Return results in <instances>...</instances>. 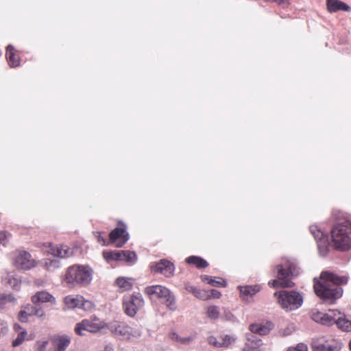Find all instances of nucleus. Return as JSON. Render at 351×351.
<instances>
[{
    "label": "nucleus",
    "instance_id": "obj_25",
    "mask_svg": "<svg viewBox=\"0 0 351 351\" xmlns=\"http://www.w3.org/2000/svg\"><path fill=\"white\" fill-rule=\"evenodd\" d=\"M202 280L203 282H207L213 287L226 286V282L221 278H213L211 276L204 275L202 276Z\"/></svg>",
    "mask_w": 351,
    "mask_h": 351
},
{
    "label": "nucleus",
    "instance_id": "obj_24",
    "mask_svg": "<svg viewBox=\"0 0 351 351\" xmlns=\"http://www.w3.org/2000/svg\"><path fill=\"white\" fill-rule=\"evenodd\" d=\"M335 324L337 325V326L346 331H351V320H349L345 317V316H341V313L340 315H337L334 319Z\"/></svg>",
    "mask_w": 351,
    "mask_h": 351
},
{
    "label": "nucleus",
    "instance_id": "obj_4",
    "mask_svg": "<svg viewBox=\"0 0 351 351\" xmlns=\"http://www.w3.org/2000/svg\"><path fill=\"white\" fill-rule=\"evenodd\" d=\"M92 280V272L88 267L73 265L69 267L65 274V281L69 284L86 285Z\"/></svg>",
    "mask_w": 351,
    "mask_h": 351
},
{
    "label": "nucleus",
    "instance_id": "obj_34",
    "mask_svg": "<svg viewBox=\"0 0 351 351\" xmlns=\"http://www.w3.org/2000/svg\"><path fill=\"white\" fill-rule=\"evenodd\" d=\"M206 313L210 319H216L219 315V308L217 306H210L208 307Z\"/></svg>",
    "mask_w": 351,
    "mask_h": 351
},
{
    "label": "nucleus",
    "instance_id": "obj_27",
    "mask_svg": "<svg viewBox=\"0 0 351 351\" xmlns=\"http://www.w3.org/2000/svg\"><path fill=\"white\" fill-rule=\"evenodd\" d=\"M29 311V315L36 316L39 318H44L45 313L40 304H34V306L26 308Z\"/></svg>",
    "mask_w": 351,
    "mask_h": 351
},
{
    "label": "nucleus",
    "instance_id": "obj_8",
    "mask_svg": "<svg viewBox=\"0 0 351 351\" xmlns=\"http://www.w3.org/2000/svg\"><path fill=\"white\" fill-rule=\"evenodd\" d=\"M125 313L130 317H134L137 311L144 305V300L140 293H134L132 295L125 297L123 302Z\"/></svg>",
    "mask_w": 351,
    "mask_h": 351
},
{
    "label": "nucleus",
    "instance_id": "obj_11",
    "mask_svg": "<svg viewBox=\"0 0 351 351\" xmlns=\"http://www.w3.org/2000/svg\"><path fill=\"white\" fill-rule=\"evenodd\" d=\"M14 265L18 269L28 270L35 266V261L29 253L21 251L14 258Z\"/></svg>",
    "mask_w": 351,
    "mask_h": 351
},
{
    "label": "nucleus",
    "instance_id": "obj_40",
    "mask_svg": "<svg viewBox=\"0 0 351 351\" xmlns=\"http://www.w3.org/2000/svg\"><path fill=\"white\" fill-rule=\"evenodd\" d=\"M58 257L66 258L72 255V250L68 246H65L64 251L63 252H56Z\"/></svg>",
    "mask_w": 351,
    "mask_h": 351
},
{
    "label": "nucleus",
    "instance_id": "obj_5",
    "mask_svg": "<svg viewBox=\"0 0 351 351\" xmlns=\"http://www.w3.org/2000/svg\"><path fill=\"white\" fill-rule=\"evenodd\" d=\"M274 295L277 298L280 306L287 311L296 310L303 303L302 295L295 291H280L276 292Z\"/></svg>",
    "mask_w": 351,
    "mask_h": 351
},
{
    "label": "nucleus",
    "instance_id": "obj_49",
    "mask_svg": "<svg viewBox=\"0 0 351 351\" xmlns=\"http://www.w3.org/2000/svg\"><path fill=\"white\" fill-rule=\"evenodd\" d=\"M45 264L48 267H52L53 265L56 266V265L57 264V261L49 260V263L47 261Z\"/></svg>",
    "mask_w": 351,
    "mask_h": 351
},
{
    "label": "nucleus",
    "instance_id": "obj_15",
    "mask_svg": "<svg viewBox=\"0 0 351 351\" xmlns=\"http://www.w3.org/2000/svg\"><path fill=\"white\" fill-rule=\"evenodd\" d=\"M33 304H40L49 302L56 303V298L49 293L45 291H38L32 297Z\"/></svg>",
    "mask_w": 351,
    "mask_h": 351
},
{
    "label": "nucleus",
    "instance_id": "obj_21",
    "mask_svg": "<svg viewBox=\"0 0 351 351\" xmlns=\"http://www.w3.org/2000/svg\"><path fill=\"white\" fill-rule=\"evenodd\" d=\"M251 337L248 338L250 343H246L243 351H261L259 347L262 345L261 339L257 338L254 335H250Z\"/></svg>",
    "mask_w": 351,
    "mask_h": 351
},
{
    "label": "nucleus",
    "instance_id": "obj_35",
    "mask_svg": "<svg viewBox=\"0 0 351 351\" xmlns=\"http://www.w3.org/2000/svg\"><path fill=\"white\" fill-rule=\"evenodd\" d=\"M27 335V332L25 330H23L21 332H19L17 337L13 340L12 341V346L14 347L19 346L24 341L26 336Z\"/></svg>",
    "mask_w": 351,
    "mask_h": 351
},
{
    "label": "nucleus",
    "instance_id": "obj_36",
    "mask_svg": "<svg viewBox=\"0 0 351 351\" xmlns=\"http://www.w3.org/2000/svg\"><path fill=\"white\" fill-rule=\"evenodd\" d=\"M341 347L342 344L341 342L335 340H331L328 341L327 349L328 350V351H340Z\"/></svg>",
    "mask_w": 351,
    "mask_h": 351
},
{
    "label": "nucleus",
    "instance_id": "obj_2",
    "mask_svg": "<svg viewBox=\"0 0 351 351\" xmlns=\"http://www.w3.org/2000/svg\"><path fill=\"white\" fill-rule=\"evenodd\" d=\"M332 243L336 249L345 251L351 247V223L346 217L339 218L331 230Z\"/></svg>",
    "mask_w": 351,
    "mask_h": 351
},
{
    "label": "nucleus",
    "instance_id": "obj_17",
    "mask_svg": "<svg viewBox=\"0 0 351 351\" xmlns=\"http://www.w3.org/2000/svg\"><path fill=\"white\" fill-rule=\"evenodd\" d=\"M240 289L241 297L244 300H248L249 298L252 297L256 293L259 292L261 287L258 285H246L244 287H239Z\"/></svg>",
    "mask_w": 351,
    "mask_h": 351
},
{
    "label": "nucleus",
    "instance_id": "obj_46",
    "mask_svg": "<svg viewBox=\"0 0 351 351\" xmlns=\"http://www.w3.org/2000/svg\"><path fill=\"white\" fill-rule=\"evenodd\" d=\"M169 338L173 341L179 342L180 337L175 332H171L169 334Z\"/></svg>",
    "mask_w": 351,
    "mask_h": 351
},
{
    "label": "nucleus",
    "instance_id": "obj_48",
    "mask_svg": "<svg viewBox=\"0 0 351 351\" xmlns=\"http://www.w3.org/2000/svg\"><path fill=\"white\" fill-rule=\"evenodd\" d=\"M14 328L15 331L17 332L18 333L23 330L19 324H14Z\"/></svg>",
    "mask_w": 351,
    "mask_h": 351
},
{
    "label": "nucleus",
    "instance_id": "obj_38",
    "mask_svg": "<svg viewBox=\"0 0 351 351\" xmlns=\"http://www.w3.org/2000/svg\"><path fill=\"white\" fill-rule=\"evenodd\" d=\"M222 317L227 322L232 323H237L239 322L237 318L229 310H225Z\"/></svg>",
    "mask_w": 351,
    "mask_h": 351
},
{
    "label": "nucleus",
    "instance_id": "obj_44",
    "mask_svg": "<svg viewBox=\"0 0 351 351\" xmlns=\"http://www.w3.org/2000/svg\"><path fill=\"white\" fill-rule=\"evenodd\" d=\"M207 295H208V298H219L221 296V293L215 289H211L210 291V293L206 292Z\"/></svg>",
    "mask_w": 351,
    "mask_h": 351
},
{
    "label": "nucleus",
    "instance_id": "obj_32",
    "mask_svg": "<svg viewBox=\"0 0 351 351\" xmlns=\"http://www.w3.org/2000/svg\"><path fill=\"white\" fill-rule=\"evenodd\" d=\"M103 256L107 261L114 260L118 261L120 258V253L119 250L115 251H104L103 252Z\"/></svg>",
    "mask_w": 351,
    "mask_h": 351
},
{
    "label": "nucleus",
    "instance_id": "obj_30",
    "mask_svg": "<svg viewBox=\"0 0 351 351\" xmlns=\"http://www.w3.org/2000/svg\"><path fill=\"white\" fill-rule=\"evenodd\" d=\"M120 253V258L119 261H124L127 263H134L136 259V255L135 252L132 251H121L119 250Z\"/></svg>",
    "mask_w": 351,
    "mask_h": 351
},
{
    "label": "nucleus",
    "instance_id": "obj_18",
    "mask_svg": "<svg viewBox=\"0 0 351 351\" xmlns=\"http://www.w3.org/2000/svg\"><path fill=\"white\" fill-rule=\"evenodd\" d=\"M326 5L330 12H335L339 10L348 12L351 10L348 5L339 0H326Z\"/></svg>",
    "mask_w": 351,
    "mask_h": 351
},
{
    "label": "nucleus",
    "instance_id": "obj_13",
    "mask_svg": "<svg viewBox=\"0 0 351 351\" xmlns=\"http://www.w3.org/2000/svg\"><path fill=\"white\" fill-rule=\"evenodd\" d=\"M341 312L338 310L329 311V313H323L319 311H313L311 314V318L313 321L320 323L323 325L330 326L335 324L334 319Z\"/></svg>",
    "mask_w": 351,
    "mask_h": 351
},
{
    "label": "nucleus",
    "instance_id": "obj_47",
    "mask_svg": "<svg viewBox=\"0 0 351 351\" xmlns=\"http://www.w3.org/2000/svg\"><path fill=\"white\" fill-rule=\"evenodd\" d=\"M97 241L99 243H101L103 245H106V240L101 236L100 233L97 232Z\"/></svg>",
    "mask_w": 351,
    "mask_h": 351
},
{
    "label": "nucleus",
    "instance_id": "obj_26",
    "mask_svg": "<svg viewBox=\"0 0 351 351\" xmlns=\"http://www.w3.org/2000/svg\"><path fill=\"white\" fill-rule=\"evenodd\" d=\"M185 289L187 291L192 293L197 298L204 300L208 299V295L205 291H201L190 284H186L185 285Z\"/></svg>",
    "mask_w": 351,
    "mask_h": 351
},
{
    "label": "nucleus",
    "instance_id": "obj_12",
    "mask_svg": "<svg viewBox=\"0 0 351 351\" xmlns=\"http://www.w3.org/2000/svg\"><path fill=\"white\" fill-rule=\"evenodd\" d=\"M151 269L154 272L160 273L165 277L170 278L174 274L175 266L169 261L161 259L159 262L153 263Z\"/></svg>",
    "mask_w": 351,
    "mask_h": 351
},
{
    "label": "nucleus",
    "instance_id": "obj_16",
    "mask_svg": "<svg viewBox=\"0 0 351 351\" xmlns=\"http://www.w3.org/2000/svg\"><path fill=\"white\" fill-rule=\"evenodd\" d=\"M274 324L268 322L265 324H252L250 326V331L254 334L266 335L272 330Z\"/></svg>",
    "mask_w": 351,
    "mask_h": 351
},
{
    "label": "nucleus",
    "instance_id": "obj_37",
    "mask_svg": "<svg viewBox=\"0 0 351 351\" xmlns=\"http://www.w3.org/2000/svg\"><path fill=\"white\" fill-rule=\"evenodd\" d=\"M65 246L66 245H61V246L58 247V246H55V245H52L51 243H49V250L48 252H49V253L51 254L54 256L58 257V254L56 252H63L64 251Z\"/></svg>",
    "mask_w": 351,
    "mask_h": 351
},
{
    "label": "nucleus",
    "instance_id": "obj_10",
    "mask_svg": "<svg viewBox=\"0 0 351 351\" xmlns=\"http://www.w3.org/2000/svg\"><path fill=\"white\" fill-rule=\"evenodd\" d=\"M309 229L316 240L319 255L322 256H326L328 253L329 245L327 234L324 233L321 229L318 228L316 226H311Z\"/></svg>",
    "mask_w": 351,
    "mask_h": 351
},
{
    "label": "nucleus",
    "instance_id": "obj_1",
    "mask_svg": "<svg viewBox=\"0 0 351 351\" xmlns=\"http://www.w3.org/2000/svg\"><path fill=\"white\" fill-rule=\"evenodd\" d=\"M348 282L346 276H339L332 272L322 271L319 278H314V290L324 302L332 304L341 298L343 289L340 287Z\"/></svg>",
    "mask_w": 351,
    "mask_h": 351
},
{
    "label": "nucleus",
    "instance_id": "obj_33",
    "mask_svg": "<svg viewBox=\"0 0 351 351\" xmlns=\"http://www.w3.org/2000/svg\"><path fill=\"white\" fill-rule=\"evenodd\" d=\"M15 298L12 294H3L0 296V308L3 309L8 303H14Z\"/></svg>",
    "mask_w": 351,
    "mask_h": 351
},
{
    "label": "nucleus",
    "instance_id": "obj_45",
    "mask_svg": "<svg viewBox=\"0 0 351 351\" xmlns=\"http://www.w3.org/2000/svg\"><path fill=\"white\" fill-rule=\"evenodd\" d=\"M193 340V337L191 336L186 337H181L180 339L179 343L184 345L189 344Z\"/></svg>",
    "mask_w": 351,
    "mask_h": 351
},
{
    "label": "nucleus",
    "instance_id": "obj_39",
    "mask_svg": "<svg viewBox=\"0 0 351 351\" xmlns=\"http://www.w3.org/2000/svg\"><path fill=\"white\" fill-rule=\"evenodd\" d=\"M328 345V341H326L324 343L318 342L313 343V348L314 351H328L327 349V346Z\"/></svg>",
    "mask_w": 351,
    "mask_h": 351
},
{
    "label": "nucleus",
    "instance_id": "obj_43",
    "mask_svg": "<svg viewBox=\"0 0 351 351\" xmlns=\"http://www.w3.org/2000/svg\"><path fill=\"white\" fill-rule=\"evenodd\" d=\"M29 316H30L29 315V311H21L20 313H19V319L21 322H27Z\"/></svg>",
    "mask_w": 351,
    "mask_h": 351
},
{
    "label": "nucleus",
    "instance_id": "obj_9",
    "mask_svg": "<svg viewBox=\"0 0 351 351\" xmlns=\"http://www.w3.org/2000/svg\"><path fill=\"white\" fill-rule=\"evenodd\" d=\"M102 328V322L98 318L84 319L76 324L75 332L78 335L83 336L85 335L86 332L95 333L99 332Z\"/></svg>",
    "mask_w": 351,
    "mask_h": 351
},
{
    "label": "nucleus",
    "instance_id": "obj_50",
    "mask_svg": "<svg viewBox=\"0 0 351 351\" xmlns=\"http://www.w3.org/2000/svg\"><path fill=\"white\" fill-rule=\"evenodd\" d=\"M5 238H6V236L4 233H0V241L1 243H3V245L5 244L4 241H5Z\"/></svg>",
    "mask_w": 351,
    "mask_h": 351
},
{
    "label": "nucleus",
    "instance_id": "obj_6",
    "mask_svg": "<svg viewBox=\"0 0 351 351\" xmlns=\"http://www.w3.org/2000/svg\"><path fill=\"white\" fill-rule=\"evenodd\" d=\"M108 329L115 337L124 340L138 338L142 335L140 327H132L125 323L117 321L110 323Z\"/></svg>",
    "mask_w": 351,
    "mask_h": 351
},
{
    "label": "nucleus",
    "instance_id": "obj_22",
    "mask_svg": "<svg viewBox=\"0 0 351 351\" xmlns=\"http://www.w3.org/2000/svg\"><path fill=\"white\" fill-rule=\"evenodd\" d=\"M6 58L11 67H15L19 65V58L14 53V48L10 45L7 47Z\"/></svg>",
    "mask_w": 351,
    "mask_h": 351
},
{
    "label": "nucleus",
    "instance_id": "obj_51",
    "mask_svg": "<svg viewBox=\"0 0 351 351\" xmlns=\"http://www.w3.org/2000/svg\"><path fill=\"white\" fill-rule=\"evenodd\" d=\"M349 348H350V350L351 351V340L349 342Z\"/></svg>",
    "mask_w": 351,
    "mask_h": 351
},
{
    "label": "nucleus",
    "instance_id": "obj_7",
    "mask_svg": "<svg viewBox=\"0 0 351 351\" xmlns=\"http://www.w3.org/2000/svg\"><path fill=\"white\" fill-rule=\"evenodd\" d=\"M145 293L149 297L156 296L162 300L169 310L174 311L177 309L175 295L165 287L161 285L149 286L145 288Z\"/></svg>",
    "mask_w": 351,
    "mask_h": 351
},
{
    "label": "nucleus",
    "instance_id": "obj_23",
    "mask_svg": "<svg viewBox=\"0 0 351 351\" xmlns=\"http://www.w3.org/2000/svg\"><path fill=\"white\" fill-rule=\"evenodd\" d=\"M4 281L11 288L14 289H19L21 285L20 278L13 272L8 273L4 278Z\"/></svg>",
    "mask_w": 351,
    "mask_h": 351
},
{
    "label": "nucleus",
    "instance_id": "obj_20",
    "mask_svg": "<svg viewBox=\"0 0 351 351\" xmlns=\"http://www.w3.org/2000/svg\"><path fill=\"white\" fill-rule=\"evenodd\" d=\"M82 297L77 295H68L64 298V302L68 308H74L82 307Z\"/></svg>",
    "mask_w": 351,
    "mask_h": 351
},
{
    "label": "nucleus",
    "instance_id": "obj_41",
    "mask_svg": "<svg viewBox=\"0 0 351 351\" xmlns=\"http://www.w3.org/2000/svg\"><path fill=\"white\" fill-rule=\"evenodd\" d=\"M208 342L210 345H212L216 348H221V340L218 341L214 336H210L208 337Z\"/></svg>",
    "mask_w": 351,
    "mask_h": 351
},
{
    "label": "nucleus",
    "instance_id": "obj_31",
    "mask_svg": "<svg viewBox=\"0 0 351 351\" xmlns=\"http://www.w3.org/2000/svg\"><path fill=\"white\" fill-rule=\"evenodd\" d=\"M237 337L234 335H226L221 337V348H228L236 341Z\"/></svg>",
    "mask_w": 351,
    "mask_h": 351
},
{
    "label": "nucleus",
    "instance_id": "obj_3",
    "mask_svg": "<svg viewBox=\"0 0 351 351\" xmlns=\"http://www.w3.org/2000/svg\"><path fill=\"white\" fill-rule=\"evenodd\" d=\"M275 270L277 272L278 279L269 282V285L275 288L279 287H291L294 285V283L291 280L292 276L297 275L296 266L293 263L287 261L285 265H278L275 267Z\"/></svg>",
    "mask_w": 351,
    "mask_h": 351
},
{
    "label": "nucleus",
    "instance_id": "obj_28",
    "mask_svg": "<svg viewBox=\"0 0 351 351\" xmlns=\"http://www.w3.org/2000/svg\"><path fill=\"white\" fill-rule=\"evenodd\" d=\"M186 262L189 264L195 265L197 268H205L208 265V263L205 260L195 256H191L188 257L186 259Z\"/></svg>",
    "mask_w": 351,
    "mask_h": 351
},
{
    "label": "nucleus",
    "instance_id": "obj_14",
    "mask_svg": "<svg viewBox=\"0 0 351 351\" xmlns=\"http://www.w3.org/2000/svg\"><path fill=\"white\" fill-rule=\"evenodd\" d=\"M110 241L111 243H115L116 246L118 247H122L129 239V234L126 232L125 226L116 228L109 234Z\"/></svg>",
    "mask_w": 351,
    "mask_h": 351
},
{
    "label": "nucleus",
    "instance_id": "obj_19",
    "mask_svg": "<svg viewBox=\"0 0 351 351\" xmlns=\"http://www.w3.org/2000/svg\"><path fill=\"white\" fill-rule=\"evenodd\" d=\"M71 339L66 335L59 336L53 340L55 351H65L70 344Z\"/></svg>",
    "mask_w": 351,
    "mask_h": 351
},
{
    "label": "nucleus",
    "instance_id": "obj_29",
    "mask_svg": "<svg viewBox=\"0 0 351 351\" xmlns=\"http://www.w3.org/2000/svg\"><path fill=\"white\" fill-rule=\"evenodd\" d=\"M115 284L121 292L130 290L132 287V283L123 277H119L117 278Z\"/></svg>",
    "mask_w": 351,
    "mask_h": 351
},
{
    "label": "nucleus",
    "instance_id": "obj_42",
    "mask_svg": "<svg viewBox=\"0 0 351 351\" xmlns=\"http://www.w3.org/2000/svg\"><path fill=\"white\" fill-rule=\"evenodd\" d=\"M287 351H308V347L306 344L299 343L295 348H289Z\"/></svg>",
    "mask_w": 351,
    "mask_h": 351
}]
</instances>
